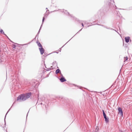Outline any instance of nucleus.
<instances>
[{"mask_svg":"<svg viewBox=\"0 0 132 132\" xmlns=\"http://www.w3.org/2000/svg\"><path fill=\"white\" fill-rule=\"evenodd\" d=\"M103 116L104 117V118H106V115L105 114H104L103 115Z\"/></svg>","mask_w":132,"mask_h":132,"instance_id":"f8f14e48","label":"nucleus"},{"mask_svg":"<svg viewBox=\"0 0 132 132\" xmlns=\"http://www.w3.org/2000/svg\"><path fill=\"white\" fill-rule=\"evenodd\" d=\"M118 110L119 111V114H120L121 116L122 117L123 116V112L122 109L120 107L118 108Z\"/></svg>","mask_w":132,"mask_h":132,"instance_id":"f03ea898","label":"nucleus"},{"mask_svg":"<svg viewBox=\"0 0 132 132\" xmlns=\"http://www.w3.org/2000/svg\"><path fill=\"white\" fill-rule=\"evenodd\" d=\"M125 41L127 42L128 43L129 42V37H126L125 38Z\"/></svg>","mask_w":132,"mask_h":132,"instance_id":"39448f33","label":"nucleus"},{"mask_svg":"<svg viewBox=\"0 0 132 132\" xmlns=\"http://www.w3.org/2000/svg\"><path fill=\"white\" fill-rule=\"evenodd\" d=\"M105 119V120L106 121V122H108L109 121L108 119L106 117V118H104Z\"/></svg>","mask_w":132,"mask_h":132,"instance_id":"6e6552de","label":"nucleus"},{"mask_svg":"<svg viewBox=\"0 0 132 132\" xmlns=\"http://www.w3.org/2000/svg\"><path fill=\"white\" fill-rule=\"evenodd\" d=\"M60 80L61 82H63L66 81V80L64 77H62L60 79Z\"/></svg>","mask_w":132,"mask_h":132,"instance_id":"423d86ee","label":"nucleus"},{"mask_svg":"<svg viewBox=\"0 0 132 132\" xmlns=\"http://www.w3.org/2000/svg\"><path fill=\"white\" fill-rule=\"evenodd\" d=\"M98 127H96V129L95 130H96V131H97L98 130V129H97V128H98Z\"/></svg>","mask_w":132,"mask_h":132,"instance_id":"4468645a","label":"nucleus"},{"mask_svg":"<svg viewBox=\"0 0 132 132\" xmlns=\"http://www.w3.org/2000/svg\"><path fill=\"white\" fill-rule=\"evenodd\" d=\"M0 33H3L4 34V32H3V31L1 29L0 30Z\"/></svg>","mask_w":132,"mask_h":132,"instance_id":"9b49d317","label":"nucleus"},{"mask_svg":"<svg viewBox=\"0 0 132 132\" xmlns=\"http://www.w3.org/2000/svg\"><path fill=\"white\" fill-rule=\"evenodd\" d=\"M124 62H125V61H127V60H128V58L127 57H124Z\"/></svg>","mask_w":132,"mask_h":132,"instance_id":"1a4fd4ad","label":"nucleus"},{"mask_svg":"<svg viewBox=\"0 0 132 132\" xmlns=\"http://www.w3.org/2000/svg\"><path fill=\"white\" fill-rule=\"evenodd\" d=\"M25 96L26 99L29 98L30 96V94H24Z\"/></svg>","mask_w":132,"mask_h":132,"instance_id":"20e7f679","label":"nucleus"},{"mask_svg":"<svg viewBox=\"0 0 132 132\" xmlns=\"http://www.w3.org/2000/svg\"><path fill=\"white\" fill-rule=\"evenodd\" d=\"M82 25L83 27H84V25L82 23Z\"/></svg>","mask_w":132,"mask_h":132,"instance_id":"f3484780","label":"nucleus"},{"mask_svg":"<svg viewBox=\"0 0 132 132\" xmlns=\"http://www.w3.org/2000/svg\"><path fill=\"white\" fill-rule=\"evenodd\" d=\"M37 44L38 45L39 47V50H43L42 45H41L40 42L37 41Z\"/></svg>","mask_w":132,"mask_h":132,"instance_id":"7ed1b4c3","label":"nucleus"},{"mask_svg":"<svg viewBox=\"0 0 132 132\" xmlns=\"http://www.w3.org/2000/svg\"><path fill=\"white\" fill-rule=\"evenodd\" d=\"M103 115H104V114H105L104 110H103Z\"/></svg>","mask_w":132,"mask_h":132,"instance_id":"ddd939ff","label":"nucleus"},{"mask_svg":"<svg viewBox=\"0 0 132 132\" xmlns=\"http://www.w3.org/2000/svg\"><path fill=\"white\" fill-rule=\"evenodd\" d=\"M98 127H96V129L95 130H96V131H97L98 130V129H97V128H98Z\"/></svg>","mask_w":132,"mask_h":132,"instance_id":"2eb2a0df","label":"nucleus"},{"mask_svg":"<svg viewBox=\"0 0 132 132\" xmlns=\"http://www.w3.org/2000/svg\"><path fill=\"white\" fill-rule=\"evenodd\" d=\"M26 100V99L24 94H21L17 98V101H19L20 100L24 101Z\"/></svg>","mask_w":132,"mask_h":132,"instance_id":"f257e3e1","label":"nucleus"},{"mask_svg":"<svg viewBox=\"0 0 132 132\" xmlns=\"http://www.w3.org/2000/svg\"><path fill=\"white\" fill-rule=\"evenodd\" d=\"M40 52L41 54H43L44 52V50H40Z\"/></svg>","mask_w":132,"mask_h":132,"instance_id":"9d476101","label":"nucleus"},{"mask_svg":"<svg viewBox=\"0 0 132 132\" xmlns=\"http://www.w3.org/2000/svg\"><path fill=\"white\" fill-rule=\"evenodd\" d=\"M44 20H45V18L43 17V21H44Z\"/></svg>","mask_w":132,"mask_h":132,"instance_id":"dca6fc26","label":"nucleus"},{"mask_svg":"<svg viewBox=\"0 0 132 132\" xmlns=\"http://www.w3.org/2000/svg\"><path fill=\"white\" fill-rule=\"evenodd\" d=\"M14 48H15V45H14Z\"/></svg>","mask_w":132,"mask_h":132,"instance_id":"a211bd4d","label":"nucleus"},{"mask_svg":"<svg viewBox=\"0 0 132 132\" xmlns=\"http://www.w3.org/2000/svg\"><path fill=\"white\" fill-rule=\"evenodd\" d=\"M60 71V70L59 69H57L56 71V73H59Z\"/></svg>","mask_w":132,"mask_h":132,"instance_id":"0eeeda50","label":"nucleus"}]
</instances>
